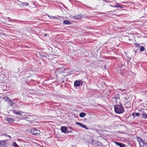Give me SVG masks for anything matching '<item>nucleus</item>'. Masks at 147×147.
Instances as JSON below:
<instances>
[{"mask_svg":"<svg viewBox=\"0 0 147 147\" xmlns=\"http://www.w3.org/2000/svg\"><path fill=\"white\" fill-rule=\"evenodd\" d=\"M114 110L115 112L118 114L122 113L124 111V109L121 104L115 105Z\"/></svg>","mask_w":147,"mask_h":147,"instance_id":"nucleus-1","label":"nucleus"},{"mask_svg":"<svg viewBox=\"0 0 147 147\" xmlns=\"http://www.w3.org/2000/svg\"><path fill=\"white\" fill-rule=\"evenodd\" d=\"M30 132L32 134L35 136L38 135L40 133L38 129L35 128H32L30 130Z\"/></svg>","mask_w":147,"mask_h":147,"instance_id":"nucleus-2","label":"nucleus"},{"mask_svg":"<svg viewBox=\"0 0 147 147\" xmlns=\"http://www.w3.org/2000/svg\"><path fill=\"white\" fill-rule=\"evenodd\" d=\"M7 140L0 141V147H4L7 145Z\"/></svg>","mask_w":147,"mask_h":147,"instance_id":"nucleus-3","label":"nucleus"},{"mask_svg":"<svg viewBox=\"0 0 147 147\" xmlns=\"http://www.w3.org/2000/svg\"><path fill=\"white\" fill-rule=\"evenodd\" d=\"M113 100L115 103L118 102V100L120 99L119 95V94H117L116 96L113 97L112 98Z\"/></svg>","mask_w":147,"mask_h":147,"instance_id":"nucleus-4","label":"nucleus"},{"mask_svg":"<svg viewBox=\"0 0 147 147\" xmlns=\"http://www.w3.org/2000/svg\"><path fill=\"white\" fill-rule=\"evenodd\" d=\"M81 81L80 80H76L74 82V86L77 88L80 86L81 84Z\"/></svg>","mask_w":147,"mask_h":147,"instance_id":"nucleus-5","label":"nucleus"},{"mask_svg":"<svg viewBox=\"0 0 147 147\" xmlns=\"http://www.w3.org/2000/svg\"><path fill=\"white\" fill-rule=\"evenodd\" d=\"M115 143L116 144L119 146L120 147H125L126 146L125 145L121 143L115 142Z\"/></svg>","mask_w":147,"mask_h":147,"instance_id":"nucleus-6","label":"nucleus"},{"mask_svg":"<svg viewBox=\"0 0 147 147\" xmlns=\"http://www.w3.org/2000/svg\"><path fill=\"white\" fill-rule=\"evenodd\" d=\"M61 130L62 132L64 133H66L67 128V127L65 126H62L61 127Z\"/></svg>","mask_w":147,"mask_h":147,"instance_id":"nucleus-7","label":"nucleus"},{"mask_svg":"<svg viewBox=\"0 0 147 147\" xmlns=\"http://www.w3.org/2000/svg\"><path fill=\"white\" fill-rule=\"evenodd\" d=\"M140 147H147V143L144 142H142L140 146Z\"/></svg>","mask_w":147,"mask_h":147,"instance_id":"nucleus-8","label":"nucleus"},{"mask_svg":"<svg viewBox=\"0 0 147 147\" xmlns=\"http://www.w3.org/2000/svg\"><path fill=\"white\" fill-rule=\"evenodd\" d=\"M6 121H8L9 123H11L14 122V120L12 118H9L8 117V118H7Z\"/></svg>","mask_w":147,"mask_h":147,"instance_id":"nucleus-9","label":"nucleus"},{"mask_svg":"<svg viewBox=\"0 0 147 147\" xmlns=\"http://www.w3.org/2000/svg\"><path fill=\"white\" fill-rule=\"evenodd\" d=\"M142 113L141 114L142 115L143 118H144L145 119L147 118V114L144 111H142Z\"/></svg>","mask_w":147,"mask_h":147,"instance_id":"nucleus-10","label":"nucleus"},{"mask_svg":"<svg viewBox=\"0 0 147 147\" xmlns=\"http://www.w3.org/2000/svg\"><path fill=\"white\" fill-rule=\"evenodd\" d=\"M82 18V16L80 15L75 16L73 17V18L74 19H80Z\"/></svg>","mask_w":147,"mask_h":147,"instance_id":"nucleus-11","label":"nucleus"},{"mask_svg":"<svg viewBox=\"0 0 147 147\" xmlns=\"http://www.w3.org/2000/svg\"><path fill=\"white\" fill-rule=\"evenodd\" d=\"M7 102L11 106H13L14 104V102L10 99H9Z\"/></svg>","mask_w":147,"mask_h":147,"instance_id":"nucleus-12","label":"nucleus"},{"mask_svg":"<svg viewBox=\"0 0 147 147\" xmlns=\"http://www.w3.org/2000/svg\"><path fill=\"white\" fill-rule=\"evenodd\" d=\"M137 140L139 143L140 146V144H141L142 142H144L142 140L141 138L139 137H137Z\"/></svg>","mask_w":147,"mask_h":147,"instance_id":"nucleus-13","label":"nucleus"},{"mask_svg":"<svg viewBox=\"0 0 147 147\" xmlns=\"http://www.w3.org/2000/svg\"><path fill=\"white\" fill-rule=\"evenodd\" d=\"M132 115L134 117H135V116L139 117L140 115V113H132Z\"/></svg>","mask_w":147,"mask_h":147,"instance_id":"nucleus-14","label":"nucleus"},{"mask_svg":"<svg viewBox=\"0 0 147 147\" xmlns=\"http://www.w3.org/2000/svg\"><path fill=\"white\" fill-rule=\"evenodd\" d=\"M13 113L14 114H16L17 115H21V114L20 112H18L17 111L15 110H13Z\"/></svg>","mask_w":147,"mask_h":147,"instance_id":"nucleus-15","label":"nucleus"},{"mask_svg":"<svg viewBox=\"0 0 147 147\" xmlns=\"http://www.w3.org/2000/svg\"><path fill=\"white\" fill-rule=\"evenodd\" d=\"M86 115V114L85 113L82 112L80 113L79 114V116L80 117H84Z\"/></svg>","mask_w":147,"mask_h":147,"instance_id":"nucleus-16","label":"nucleus"},{"mask_svg":"<svg viewBox=\"0 0 147 147\" xmlns=\"http://www.w3.org/2000/svg\"><path fill=\"white\" fill-rule=\"evenodd\" d=\"M63 23L64 24H70L69 22V21L67 20H65L63 21Z\"/></svg>","mask_w":147,"mask_h":147,"instance_id":"nucleus-17","label":"nucleus"},{"mask_svg":"<svg viewBox=\"0 0 147 147\" xmlns=\"http://www.w3.org/2000/svg\"><path fill=\"white\" fill-rule=\"evenodd\" d=\"M3 99L6 102H7L9 100L10 98H9L7 97H3Z\"/></svg>","mask_w":147,"mask_h":147,"instance_id":"nucleus-18","label":"nucleus"},{"mask_svg":"<svg viewBox=\"0 0 147 147\" xmlns=\"http://www.w3.org/2000/svg\"><path fill=\"white\" fill-rule=\"evenodd\" d=\"M12 145L14 147H19V146L15 142L13 143Z\"/></svg>","mask_w":147,"mask_h":147,"instance_id":"nucleus-19","label":"nucleus"},{"mask_svg":"<svg viewBox=\"0 0 147 147\" xmlns=\"http://www.w3.org/2000/svg\"><path fill=\"white\" fill-rule=\"evenodd\" d=\"M140 50L141 52H142L144 51L145 48L144 47L140 46Z\"/></svg>","mask_w":147,"mask_h":147,"instance_id":"nucleus-20","label":"nucleus"},{"mask_svg":"<svg viewBox=\"0 0 147 147\" xmlns=\"http://www.w3.org/2000/svg\"><path fill=\"white\" fill-rule=\"evenodd\" d=\"M81 127L86 129H88V128L87 127L86 125H85L82 124V125Z\"/></svg>","mask_w":147,"mask_h":147,"instance_id":"nucleus-21","label":"nucleus"},{"mask_svg":"<svg viewBox=\"0 0 147 147\" xmlns=\"http://www.w3.org/2000/svg\"><path fill=\"white\" fill-rule=\"evenodd\" d=\"M102 68L103 69H107V66L106 65H105L103 66L102 65Z\"/></svg>","mask_w":147,"mask_h":147,"instance_id":"nucleus-22","label":"nucleus"},{"mask_svg":"<svg viewBox=\"0 0 147 147\" xmlns=\"http://www.w3.org/2000/svg\"><path fill=\"white\" fill-rule=\"evenodd\" d=\"M22 4H23V5H25L26 6H27L29 5L28 3H26L25 2H24V3H22Z\"/></svg>","mask_w":147,"mask_h":147,"instance_id":"nucleus-23","label":"nucleus"},{"mask_svg":"<svg viewBox=\"0 0 147 147\" xmlns=\"http://www.w3.org/2000/svg\"><path fill=\"white\" fill-rule=\"evenodd\" d=\"M76 123L77 125H80V126L81 127V126L82 125V123H79V122H76Z\"/></svg>","mask_w":147,"mask_h":147,"instance_id":"nucleus-24","label":"nucleus"},{"mask_svg":"<svg viewBox=\"0 0 147 147\" xmlns=\"http://www.w3.org/2000/svg\"><path fill=\"white\" fill-rule=\"evenodd\" d=\"M135 46L136 47H140V46L139 44L136 43L135 44Z\"/></svg>","mask_w":147,"mask_h":147,"instance_id":"nucleus-25","label":"nucleus"},{"mask_svg":"<svg viewBox=\"0 0 147 147\" xmlns=\"http://www.w3.org/2000/svg\"><path fill=\"white\" fill-rule=\"evenodd\" d=\"M119 5H118V4H117L116 5L114 6L113 7H118L119 6Z\"/></svg>","mask_w":147,"mask_h":147,"instance_id":"nucleus-26","label":"nucleus"},{"mask_svg":"<svg viewBox=\"0 0 147 147\" xmlns=\"http://www.w3.org/2000/svg\"><path fill=\"white\" fill-rule=\"evenodd\" d=\"M127 57V58H128V61H130L131 59V58L129 57Z\"/></svg>","mask_w":147,"mask_h":147,"instance_id":"nucleus-27","label":"nucleus"},{"mask_svg":"<svg viewBox=\"0 0 147 147\" xmlns=\"http://www.w3.org/2000/svg\"><path fill=\"white\" fill-rule=\"evenodd\" d=\"M2 136H7V134H3L2 135Z\"/></svg>","mask_w":147,"mask_h":147,"instance_id":"nucleus-28","label":"nucleus"},{"mask_svg":"<svg viewBox=\"0 0 147 147\" xmlns=\"http://www.w3.org/2000/svg\"><path fill=\"white\" fill-rule=\"evenodd\" d=\"M118 7H120L121 8H123V7L122 6L119 5Z\"/></svg>","mask_w":147,"mask_h":147,"instance_id":"nucleus-29","label":"nucleus"},{"mask_svg":"<svg viewBox=\"0 0 147 147\" xmlns=\"http://www.w3.org/2000/svg\"><path fill=\"white\" fill-rule=\"evenodd\" d=\"M7 136H8L9 138H11V136L9 135H7Z\"/></svg>","mask_w":147,"mask_h":147,"instance_id":"nucleus-30","label":"nucleus"},{"mask_svg":"<svg viewBox=\"0 0 147 147\" xmlns=\"http://www.w3.org/2000/svg\"><path fill=\"white\" fill-rule=\"evenodd\" d=\"M47 33H45V34H44V36H45V37H46V36H47Z\"/></svg>","mask_w":147,"mask_h":147,"instance_id":"nucleus-31","label":"nucleus"},{"mask_svg":"<svg viewBox=\"0 0 147 147\" xmlns=\"http://www.w3.org/2000/svg\"><path fill=\"white\" fill-rule=\"evenodd\" d=\"M110 6H111V7H113V6H113V5H110Z\"/></svg>","mask_w":147,"mask_h":147,"instance_id":"nucleus-32","label":"nucleus"},{"mask_svg":"<svg viewBox=\"0 0 147 147\" xmlns=\"http://www.w3.org/2000/svg\"><path fill=\"white\" fill-rule=\"evenodd\" d=\"M114 11H110L109 12H114Z\"/></svg>","mask_w":147,"mask_h":147,"instance_id":"nucleus-33","label":"nucleus"},{"mask_svg":"<svg viewBox=\"0 0 147 147\" xmlns=\"http://www.w3.org/2000/svg\"><path fill=\"white\" fill-rule=\"evenodd\" d=\"M53 17V18H56V17Z\"/></svg>","mask_w":147,"mask_h":147,"instance_id":"nucleus-34","label":"nucleus"}]
</instances>
